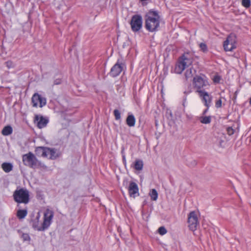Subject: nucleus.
<instances>
[{
  "mask_svg": "<svg viewBox=\"0 0 251 251\" xmlns=\"http://www.w3.org/2000/svg\"><path fill=\"white\" fill-rule=\"evenodd\" d=\"M145 27L150 32L158 30L161 22V18L156 11L150 10L145 16Z\"/></svg>",
  "mask_w": 251,
  "mask_h": 251,
  "instance_id": "1",
  "label": "nucleus"
},
{
  "mask_svg": "<svg viewBox=\"0 0 251 251\" xmlns=\"http://www.w3.org/2000/svg\"><path fill=\"white\" fill-rule=\"evenodd\" d=\"M22 160L25 165L33 169H46V166L38 160L31 152L23 155Z\"/></svg>",
  "mask_w": 251,
  "mask_h": 251,
  "instance_id": "2",
  "label": "nucleus"
},
{
  "mask_svg": "<svg viewBox=\"0 0 251 251\" xmlns=\"http://www.w3.org/2000/svg\"><path fill=\"white\" fill-rule=\"evenodd\" d=\"M193 59L189 53H185L179 59L176 64L175 72L176 74H180L185 69L191 66Z\"/></svg>",
  "mask_w": 251,
  "mask_h": 251,
  "instance_id": "3",
  "label": "nucleus"
},
{
  "mask_svg": "<svg viewBox=\"0 0 251 251\" xmlns=\"http://www.w3.org/2000/svg\"><path fill=\"white\" fill-rule=\"evenodd\" d=\"M54 216V212L52 210L47 209L44 214V221L41 226L34 225L37 228V230L43 231L48 228L51 223Z\"/></svg>",
  "mask_w": 251,
  "mask_h": 251,
  "instance_id": "4",
  "label": "nucleus"
},
{
  "mask_svg": "<svg viewBox=\"0 0 251 251\" xmlns=\"http://www.w3.org/2000/svg\"><path fill=\"white\" fill-rule=\"evenodd\" d=\"M14 199L18 203H27L29 201V193L25 189H20L15 191Z\"/></svg>",
  "mask_w": 251,
  "mask_h": 251,
  "instance_id": "5",
  "label": "nucleus"
},
{
  "mask_svg": "<svg viewBox=\"0 0 251 251\" xmlns=\"http://www.w3.org/2000/svg\"><path fill=\"white\" fill-rule=\"evenodd\" d=\"M223 47L226 51H231L236 48V37L234 34H230L224 42Z\"/></svg>",
  "mask_w": 251,
  "mask_h": 251,
  "instance_id": "6",
  "label": "nucleus"
},
{
  "mask_svg": "<svg viewBox=\"0 0 251 251\" xmlns=\"http://www.w3.org/2000/svg\"><path fill=\"white\" fill-rule=\"evenodd\" d=\"M188 226L193 231H195L199 224L198 213L196 211L191 212L188 216Z\"/></svg>",
  "mask_w": 251,
  "mask_h": 251,
  "instance_id": "7",
  "label": "nucleus"
},
{
  "mask_svg": "<svg viewBox=\"0 0 251 251\" xmlns=\"http://www.w3.org/2000/svg\"><path fill=\"white\" fill-rule=\"evenodd\" d=\"M193 83L198 93L199 91H204L203 88L209 86V83L206 79L198 76L194 78Z\"/></svg>",
  "mask_w": 251,
  "mask_h": 251,
  "instance_id": "8",
  "label": "nucleus"
},
{
  "mask_svg": "<svg viewBox=\"0 0 251 251\" xmlns=\"http://www.w3.org/2000/svg\"><path fill=\"white\" fill-rule=\"evenodd\" d=\"M130 24L132 31L134 32L139 31L142 26V17L139 15L133 16Z\"/></svg>",
  "mask_w": 251,
  "mask_h": 251,
  "instance_id": "9",
  "label": "nucleus"
},
{
  "mask_svg": "<svg viewBox=\"0 0 251 251\" xmlns=\"http://www.w3.org/2000/svg\"><path fill=\"white\" fill-rule=\"evenodd\" d=\"M46 99L38 93H35L32 97V106L35 107H42L46 104Z\"/></svg>",
  "mask_w": 251,
  "mask_h": 251,
  "instance_id": "10",
  "label": "nucleus"
},
{
  "mask_svg": "<svg viewBox=\"0 0 251 251\" xmlns=\"http://www.w3.org/2000/svg\"><path fill=\"white\" fill-rule=\"evenodd\" d=\"M198 95L204 105L208 108L211 105L212 97L205 91H199Z\"/></svg>",
  "mask_w": 251,
  "mask_h": 251,
  "instance_id": "11",
  "label": "nucleus"
},
{
  "mask_svg": "<svg viewBox=\"0 0 251 251\" xmlns=\"http://www.w3.org/2000/svg\"><path fill=\"white\" fill-rule=\"evenodd\" d=\"M124 65L120 63L119 61L111 69L110 75L112 77H116L120 75L124 69Z\"/></svg>",
  "mask_w": 251,
  "mask_h": 251,
  "instance_id": "12",
  "label": "nucleus"
},
{
  "mask_svg": "<svg viewBox=\"0 0 251 251\" xmlns=\"http://www.w3.org/2000/svg\"><path fill=\"white\" fill-rule=\"evenodd\" d=\"M128 190L130 197L135 198L136 196L139 195V189L138 185L134 182H130Z\"/></svg>",
  "mask_w": 251,
  "mask_h": 251,
  "instance_id": "13",
  "label": "nucleus"
},
{
  "mask_svg": "<svg viewBox=\"0 0 251 251\" xmlns=\"http://www.w3.org/2000/svg\"><path fill=\"white\" fill-rule=\"evenodd\" d=\"M34 122L39 128H42L47 126L48 120L43 116L36 115L35 117Z\"/></svg>",
  "mask_w": 251,
  "mask_h": 251,
  "instance_id": "14",
  "label": "nucleus"
},
{
  "mask_svg": "<svg viewBox=\"0 0 251 251\" xmlns=\"http://www.w3.org/2000/svg\"><path fill=\"white\" fill-rule=\"evenodd\" d=\"M126 123L129 126H134L135 124V118L134 116L132 114L128 115L126 120Z\"/></svg>",
  "mask_w": 251,
  "mask_h": 251,
  "instance_id": "15",
  "label": "nucleus"
},
{
  "mask_svg": "<svg viewBox=\"0 0 251 251\" xmlns=\"http://www.w3.org/2000/svg\"><path fill=\"white\" fill-rule=\"evenodd\" d=\"M1 167L5 172L8 173L12 170L13 165L10 163H3L1 165Z\"/></svg>",
  "mask_w": 251,
  "mask_h": 251,
  "instance_id": "16",
  "label": "nucleus"
},
{
  "mask_svg": "<svg viewBox=\"0 0 251 251\" xmlns=\"http://www.w3.org/2000/svg\"><path fill=\"white\" fill-rule=\"evenodd\" d=\"M201 123L204 124H208L211 122V118L210 116H201L199 117Z\"/></svg>",
  "mask_w": 251,
  "mask_h": 251,
  "instance_id": "17",
  "label": "nucleus"
},
{
  "mask_svg": "<svg viewBox=\"0 0 251 251\" xmlns=\"http://www.w3.org/2000/svg\"><path fill=\"white\" fill-rule=\"evenodd\" d=\"M151 200L155 201L158 198V193L155 189H151L149 193Z\"/></svg>",
  "mask_w": 251,
  "mask_h": 251,
  "instance_id": "18",
  "label": "nucleus"
},
{
  "mask_svg": "<svg viewBox=\"0 0 251 251\" xmlns=\"http://www.w3.org/2000/svg\"><path fill=\"white\" fill-rule=\"evenodd\" d=\"M143 163L142 160H136L134 164V168L138 171H141L143 169Z\"/></svg>",
  "mask_w": 251,
  "mask_h": 251,
  "instance_id": "19",
  "label": "nucleus"
},
{
  "mask_svg": "<svg viewBox=\"0 0 251 251\" xmlns=\"http://www.w3.org/2000/svg\"><path fill=\"white\" fill-rule=\"evenodd\" d=\"M27 211L25 209L19 210L17 211V216L19 219L24 218L27 215Z\"/></svg>",
  "mask_w": 251,
  "mask_h": 251,
  "instance_id": "20",
  "label": "nucleus"
},
{
  "mask_svg": "<svg viewBox=\"0 0 251 251\" xmlns=\"http://www.w3.org/2000/svg\"><path fill=\"white\" fill-rule=\"evenodd\" d=\"M46 147H37L35 149V152L36 154L38 155H40L42 157L44 156V152L45 151Z\"/></svg>",
  "mask_w": 251,
  "mask_h": 251,
  "instance_id": "21",
  "label": "nucleus"
},
{
  "mask_svg": "<svg viewBox=\"0 0 251 251\" xmlns=\"http://www.w3.org/2000/svg\"><path fill=\"white\" fill-rule=\"evenodd\" d=\"M12 132V128L10 126H5L2 130V134L4 135H9Z\"/></svg>",
  "mask_w": 251,
  "mask_h": 251,
  "instance_id": "22",
  "label": "nucleus"
},
{
  "mask_svg": "<svg viewBox=\"0 0 251 251\" xmlns=\"http://www.w3.org/2000/svg\"><path fill=\"white\" fill-rule=\"evenodd\" d=\"M59 154L57 150L54 149H51L50 159H55L58 157Z\"/></svg>",
  "mask_w": 251,
  "mask_h": 251,
  "instance_id": "23",
  "label": "nucleus"
},
{
  "mask_svg": "<svg viewBox=\"0 0 251 251\" xmlns=\"http://www.w3.org/2000/svg\"><path fill=\"white\" fill-rule=\"evenodd\" d=\"M193 72H195V71L192 70V67H190L188 69H187L185 73V76L186 78L187 79L189 78H191L193 75Z\"/></svg>",
  "mask_w": 251,
  "mask_h": 251,
  "instance_id": "24",
  "label": "nucleus"
},
{
  "mask_svg": "<svg viewBox=\"0 0 251 251\" xmlns=\"http://www.w3.org/2000/svg\"><path fill=\"white\" fill-rule=\"evenodd\" d=\"M40 213H38L37 214V215L36 216V220L35 221H33L32 222V226L36 230H37V228L35 227L34 225H38V226H40L39 225V219H40Z\"/></svg>",
  "mask_w": 251,
  "mask_h": 251,
  "instance_id": "25",
  "label": "nucleus"
},
{
  "mask_svg": "<svg viewBox=\"0 0 251 251\" xmlns=\"http://www.w3.org/2000/svg\"><path fill=\"white\" fill-rule=\"evenodd\" d=\"M114 115L116 120H119L121 119V113L118 110H114Z\"/></svg>",
  "mask_w": 251,
  "mask_h": 251,
  "instance_id": "26",
  "label": "nucleus"
},
{
  "mask_svg": "<svg viewBox=\"0 0 251 251\" xmlns=\"http://www.w3.org/2000/svg\"><path fill=\"white\" fill-rule=\"evenodd\" d=\"M242 4L244 7L249 8L251 5V1L250 0H242Z\"/></svg>",
  "mask_w": 251,
  "mask_h": 251,
  "instance_id": "27",
  "label": "nucleus"
},
{
  "mask_svg": "<svg viewBox=\"0 0 251 251\" xmlns=\"http://www.w3.org/2000/svg\"><path fill=\"white\" fill-rule=\"evenodd\" d=\"M158 233L161 235H163L167 233V230L164 226L160 227L158 229Z\"/></svg>",
  "mask_w": 251,
  "mask_h": 251,
  "instance_id": "28",
  "label": "nucleus"
},
{
  "mask_svg": "<svg viewBox=\"0 0 251 251\" xmlns=\"http://www.w3.org/2000/svg\"><path fill=\"white\" fill-rule=\"evenodd\" d=\"M50 150H51V149L50 148H46V149H45V154H44V157H48L50 159Z\"/></svg>",
  "mask_w": 251,
  "mask_h": 251,
  "instance_id": "29",
  "label": "nucleus"
},
{
  "mask_svg": "<svg viewBox=\"0 0 251 251\" xmlns=\"http://www.w3.org/2000/svg\"><path fill=\"white\" fill-rule=\"evenodd\" d=\"M199 47L201 50L203 52H206L207 50V46L205 44L201 43L199 44Z\"/></svg>",
  "mask_w": 251,
  "mask_h": 251,
  "instance_id": "30",
  "label": "nucleus"
},
{
  "mask_svg": "<svg viewBox=\"0 0 251 251\" xmlns=\"http://www.w3.org/2000/svg\"><path fill=\"white\" fill-rule=\"evenodd\" d=\"M222 101L221 99L216 100L215 102V106L216 108H219L222 107Z\"/></svg>",
  "mask_w": 251,
  "mask_h": 251,
  "instance_id": "31",
  "label": "nucleus"
},
{
  "mask_svg": "<svg viewBox=\"0 0 251 251\" xmlns=\"http://www.w3.org/2000/svg\"><path fill=\"white\" fill-rule=\"evenodd\" d=\"M226 130L227 133L229 135H231L234 133V130L231 127H227Z\"/></svg>",
  "mask_w": 251,
  "mask_h": 251,
  "instance_id": "32",
  "label": "nucleus"
},
{
  "mask_svg": "<svg viewBox=\"0 0 251 251\" xmlns=\"http://www.w3.org/2000/svg\"><path fill=\"white\" fill-rule=\"evenodd\" d=\"M6 66L8 68H13L14 67V64L12 61H8L6 62Z\"/></svg>",
  "mask_w": 251,
  "mask_h": 251,
  "instance_id": "33",
  "label": "nucleus"
},
{
  "mask_svg": "<svg viewBox=\"0 0 251 251\" xmlns=\"http://www.w3.org/2000/svg\"><path fill=\"white\" fill-rule=\"evenodd\" d=\"M22 238L24 241H29L30 237L27 234H23L22 235Z\"/></svg>",
  "mask_w": 251,
  "mask_h": 251,
  "instance_id": "34",
  "label": "nucleus"
},
{
  "mask_svg": "<svg viewBox=\"0 0 251 251\" xmlns=\"http://www.w3.org/2000/svg\"><path fill=\"white\" fill-rule=\"evenodd\" d=\"M221 79V78L220 76L219 75H215L213 78V80L215 83H219L220 82V80Z\"/></svg>",
  "mask_w": 251,
  "mask_h": 251,
  "instance_id": "35",
  "label": "nucleus"
},
{
  "mask_svg": "<svg viewBox=\"0 0 251 251\" xmlns=\"http://www.w3.org/2000/svg\"><path fill=\"white\" fill-rule=\"evenodd\" d=\"M61 83V80L60 79H56L54 82V84L57 85Z\"/></svg>",
  "mask_w": 251,
  "mask_h": 251,
  "instance_id": "36",
  "label": "nucleus"
},
{
  "mask_svg": "<svg viewBox=\"0 0 251 251\" xmlns=\"http://www.w3.org/2000/svg\"><path fill=\"white\" fill-rule=\"evenodd\" d=\"M208 109V108H207V109H206V110L203 112V114H205V113L206 112V111H207V109Z\"/></svg>",
  "mask_w": 251,
  "mask_h": 251,
  "instance_id": "37",
  "label": "nucleus"
},
{
  "mask_svg": "<svg viewBox=\"0 0 251 251\" xmlns=\"http://www.w3.org/2000/svg\"><path fill=\"white\" fill-rule=\"evenodd\" d=\"M250 103L251 104V99H250Z\"/></svg>",
  "mask_w": 251,
  "mask_h": 251,
  "instance_id": "38",
  "label": "nucleus"
}]
</instances>
